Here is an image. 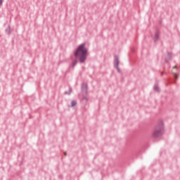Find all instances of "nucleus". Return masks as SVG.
I'll return each instance as SVG.
<instances>
[{"label": "nucleus", "instance_id": "1", "mask_svg": "<svg viewBox=\"0 0 180 180\" xmlns=\"http://www.w3.org/2000/svg\"><path fill=\"white\" fill-rule=\"evenodd\" d=\"M85 46H86V43L80 44L74 53L75 58L79 60L80 64H85L86 57H88V49Z\"/></svg>", "mask_w": 180, "mask_h": 180}, {"label": "nucleus", "instance_id": "2", "mask_svg": "<svg viewBox=\"0 0 180 180\" xmlns=\"http://www.w3.org/2000/svg\"><path fill=\"white\" fill-rule=\"evenodd\" d=\"M163 131L164 125L162 124V122H160L153 131V137H155V139H157V137H161Z\"/></svg>", "mask_w": 180, "mask_h": 180}, {"label": "nucleus", "instance_id": "3", "mask_svg": "<svg viewBox=\"0 0 180 180\" xmlns=\"http://www.w3.org/2000/svg\"><path fill=\"white\" fill-rule=\"evenodd\" d=\"M114 67L118 72H120V69L119 68V57L117 55L114 56Z\"/></svg>", "mask_w": 180, "mask_h": 180}, {"label": "nucleus", "instance_id": "4", "mask_svg": "<svg viewBox=\"0 0 180 180\" xmlns=\"http://www.w3.org/2000/svg\"><path fill=\"white\" fill-rule=\"evenodd\" d=\"M82 94H84V95H86L88 94V84L83 83L82 84Z\"/></svg>", "mask_w": 180, "mask_h": 180}, {"label": "nucleus", "instance_id": "5", "mask_svg": "<svg viewBox=\"0 0 180 180\" xmlns=\"http://www.w3.org/2000/svg\"><path fill=\"white\" fill-rule=\"evenodd\" d=\"M80 99H82L84 103H86L88 102V98H86V96H80Z\"/></svg>", "mask_w": 180, "mask_h": 180}, {"label": "nucleus", "instance_id": "6", "mask_svg": "<svg viewBox=\"0 0 180 180\" xmlns=\"http://www.w3.org/2000/svg\"><path fill=\"white\" fill-rule=\"evenodd\" d=\"M6 34H11L12 33V31L11 30V25H8V27L5 30Z\"/></svg>", "mask_w": 180, "mask_h": 180}, {"label": "nucleus", "instance_id": "7", "mask_svg": "<svg viewBox=\"0 0 180 180\" xmlns=\"http://www.w3.org/2000/svg\"><path fill=\"white\" fill-rule=\"evenodd\" d=\"M153 89L156 92H160V87H158V83L155 84V85L153 86Z\"/></svg>", "mask_w": 180, "mask_h": 180}, {"label": "nucleus", "instance_id": "8", "mask_svg": "<svg viewBox=\"0 0 180 180\" xmlns=\"http://www.w3.org/2000/svg\"><path fill=\"white\" fill-rule=\"evenodd\" d=\"M158 39H160V33L156 32L155 34V41H158Z\"/></svg>", "mask_w": 180, "mask_h": 180}, {"label": "nucleus", "instance_id": "9", "mask_svg": "<svg viewBox=\"0 0 180 180\" xmlns=\"http://www.w3.org/2000/svg\"><path fill=\"white\" fill-rule=\"evenodd\" d=\"M72 92V88L70 87L69 88V92L68 91H65L64 95H71Z\"/></svg>", "mask_w": 180, "mask_h": 180}, {"label": "nucleus", "instance_id": "10", "mask_svg": "<svg viewBox=\"0 0 180 180\" xmlns=\"http://www.w3.org/2000/svg\"><path fill=\"white\" fill-rule=\"evenodd\" d=\"M77 64H78V60L77 59L74 60L72 61V67H75V65H77Z\"/></svg>", "mask_w": 180, "mask_h": 180}, {"label": "nucleus", "instance_id": "11", "mask_svg": "<svg viewBox=\"0 0 180 180\" xmlns=\"http://www.w3.org/2000/svg\"><path fill=\"white\" fill-rule=\"evenodd\" d=\"M77 105V101L73 100L71 101V108H74Z\"/></svg>", "mask_w": 180, "mask_h": 180}, {"label": "nucleus", "instance_id": "12", "mask_svg": "<svg viewBox=\"0 0 180 180\" xmlns=\"http://www.w3.org/2000/svg\"><path fill=\"white\" fill-rule=\"evenodd\" d=\"M167 56L169 57V60H171L172 58V53L168 52Z\"/></svg>", "mask_w": 180, "mask_h": 180}, {"label": "nucleus", "instance_id": "13", "mask_svg": "<svg viewBox=\"0 0 180 180\" xmlns=\"http://www.w3.org/2000/svg\"><path fill=\"white\" fill-rule=\"evenodd\" d=\"M174 79L176 81V79H178V75H176V73H174Z\"/></svg>", "mask_w": 180, "mask_h": 180}, {"label": "nucleus", "instance_id": "14", "mask_svg": "<svg viewBox=\"0 0 180 180\" xmlns=\"http://www.w3.org/2000/svg\"><path fill=\"white\" fill-rule=\"evenodd\" d=\"M2 4H4V0H0V8L2 6Z\"/></svg>", "mask_w": 180, "mask_h": 180}, {"label": "nucleus", "instance_id": "15", "mask_svg": "<svg viewBox=\"0 0 180 180\" xmlns=\"http://www.w3.org/2000/svg\"><path fill=\"white\" fill-rule=\"evenodd\" d=\"M64 155H67V152L63 153Z\"/></svg>", "mask_w": 180, "mask_h": 180}, {"label": "nucleus", "instance_id": "16", "mask_svg": "<svg viewBox=\"0 0 180 180\" xmlns=\"http://www.w3.org/2000/svg\"><path fill=\"white\" fill-rule=\"evenodd\" d=\"M165 62H166V63H168V60L165 59Z\"/></svg>", "mask_w": 180, "mask_h": 180}, {"label": "nucleus", "instance_id": "17", "mask_svg": "<svg viewBox=\"0 0 180 180\" xmlns=\"http://www.w3.org/2000/svg\"><path fill=\"white\" fill-rule=\"evenodd\" d=\"M163 74H164V72H161V75H162Z\"/></svg>", "mask_w": 180, "mask_h": 180}, {"label": "nucleus", "instance_id": "18", "mask_svg": "<svg viewBox=\"0 0 180 180\" xmlns=\"http://www.w3.org/2000/svg\"><path fill=\"white\" fill-rule=\"evenodd\" d=\"M173 68H176V66H174Z\"/></svg>", "mask_w": 180, "mask_h": 180}]
</instances>
